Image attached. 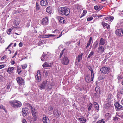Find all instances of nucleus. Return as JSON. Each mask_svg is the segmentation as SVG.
<instances>
[{"label":"nucleus","mask_w":123,"mask_h":123,"mask_svg":"<svg viewBox=\"0 0 123 123\" xmlns=\"http://www.w3.org/2000/svg\"><path fill=\"white\" fill-rule=\"evenodd\" d=\"M59 12L62 15L68 16L70 13L69 9L66 7H61Z\"/></svg>","instance_id":"obj_1"},{"label":"nucleus","mask_w":123,"mask_h":123,"mask_svg":"<svg viewBox=\"0 0 123 123\" xmlns=\"http://www.w3.org/2000/svg\"><path fill=\"white\" fill-rule=\"evenodd\" d=\"M9 102L11 106L15 108L20 107L22 105L21 102L17 100L11 101Z\"/></svg>","instance_id":"obj_2"},{"label":"nucleus","mask_w":123,"mask_h":123,"mask_svg":"<svg viewBox=\"0 0 123 123\" xmlns=\"http://www.w3.org/2000/svg\"><path fill=\"white\" fill-rule=\"evenodd\" d=\"M111 70L110 68L106 66H103L100 70V71L103 74H108Z\"/></svg>","instance_id":"obj_3"},{"label":"nucleus","mask_w":123,"mask_h":123,"mask_svg":"<svg viewBox=\"0 0 123 123\" xmlns=\"http://www.w3.org/2000/svg\"><path fill=\"white\" fill-rule=\"evenodd\" d=\"M31 107V113L34 118V121H35L37 119L38 116L37 111L35 109L33 108L32 107Z\"/></svg>","instance_id":"obj_4"},{"label":"nucleus","mask_w":123,"mask_h":123,"mask_svg":"<svg viewBox=\"0 0 123 123\" xmlns=\"http://www.w3.org/2000/svg\"><path fill=\"white\" fill-rule=\"evenodd\" d=\"M69 61L68 58L67 56H64L62 59L61 63L63 64L67 65L68 64Z\"/></svg>","instance_id":"obj_5"},{"label":"nucleus","mask_w":123,"mask_h":123,"mask_svg":"<svg viewBox=\"0 0 123 123\" xmlns=\"http://www.w3.org/2000/svg\"><path fill=\"white\" fill-rule=\"evenodd\" d=\"M116 35L118 36H123V29H117L115 31Z\"/></svg>","instance_id":"obj_6"},{"label":"nucleus","mask_w":123,"mask_h":123,"mask_svg":"<svg viewBox=\"0 0 123 123\" xmlns=\"http://www.w3.org/2000/svg\"><path fill=\"white\" fill-rule=\"evenodd\" d=\"M40 72L39 71H37L36 74L35 76L36 80L38 82H40L41 80Z\"/></svg>","instance_id":"obj_7"},{"label":"nucleus","mask_w":123,"mask_h":123,"mask_svg":"<svg viewBox=\"0 0 123 123\" xmlns=\"http://www.w3.org/2000/svg\"><path fill=\"white\" fill-rule=\"evenodd\" d=\"M16 80L18 83L20 85L23 84L24 82V80L21 77H18L16 78Z\"/></svg>","instance_id":"obj_8"},{"label":"nucleus","mask_w":123,"mask_h":123,"mask_svg":"<svg viewBox=\"0 0 123 123\" xmlns=\"http://www.w3.org/2000/svg\"><path fill=\"white\" fill-rule=\"evenodd\" d=\"M114 105L116 108L117 109L122 110L123 109V107L118 102H116L114 104Z\"/></svg>","instance_id":"obj_9"},{"label":"nucleus","mask_w":123,"mask_h":123,"mask_svg":"<svg viewBox=\"0 0 123 123\" xmlns=\"http://www.w3.org/2000/svg\"><path fill=\"white\" fill-rule=\"evenodd\" d=\"M48 18L47 17H45L43 18L42 20L41 24L43 25H46L48 24Z\"/></svg>","instance_id":"obj_10"},{"label":"nucleus","mask_w":123,"mask_h":123,"mask_svg":"<svg viewBox=\"0 0 123 123\" xmlns=\"http://www.w3.org/2000/svg\"><path fill=\"white\" fill-rule=\"evenodd\" d=\"M47 84V81H43L40 85V87L41 90L44 89L46 88Z\"/></svg>","instance_id":"obj_11"},{"label":"nucleus","mask_w":123,"mask_h":123,"mask_svg":"<svg viewBox=\"0 0 123 123\" xmlns=\"http://www.w3.org/2000/svg\"><path fill=\"white\" fill-rule=\"evenodd\" d=\"M104 50L105 49L103 46L99 45L98 51V53L100 54H102Z\"/></svg>","instance_id":"obj_12"},{"label":"nucleus","mask_w":123,"mask_h":123,"mask_svg":"<svg viewBox=\"0 0 123 123\" xmlns=\"http://www.w3.org/2000/svg\"><path fill=\"white\" fill-rule=\"evenodd\" d=\"M53 64L51 62H47L44 63L42 65L43 67H50Z\"/></svg>","instance_id":"obj_13"},{"label":"nucleus","mask_w":123,"mask_h":123,"mask_svg":"<svg viewBox=\"0 0 123 123\" xmlns=\"http://www.w3.org/2000/svg\"><path fill=\"white\" fill-rule=\"evenodd\" d=\"M57 18L61 24H63L64 23L65 20L63 17L60 16H57Z\"/></svg>","instance_id":"obj_14"},{"label":"nucleus","mask_w":123,"mask_h":123,"mask_svg":"<svg viewBox=\"0 0 123 123\" xmlns=\"http://www.w3.org/2000/svg\"><path fill=\"white\" fill-rule=\"evenodd\" d=\"M28 110V109L27 108H24L22 109V114L24 117H25L26 116Z\"/></svg>","instance_id":"obj_15"},{"label":"nucleus","mask_w":123,"mask_h":123,"mask_svg":"<svg viewBox=\"0 0 123 123\" xmlns=\"http://www.w3.org/2000/svg\"><path fill=\"white\" fill-rule=\"evenodd\" d=\"M53 114L57 118L58 117L61 115V113L60 112H58V111L57 109H56L54 110Z\"/></svg>","instance_id":"obj_16"},{"label":"nucleus","mask_w":123,"mask_h":123,"mask_svg":"<svg viewBox=\"0 0 123 123\" xmlns=\"http://www.w3.org/2000/svg\"><path fill=\"white\" fill-rule=\"evenodd\" d=\"M43 123H49V120L46 117L45 115H43Z\"/></svg>","instance_id":"obj_17"},{"label":"nucleus","mask_w":123,"mask_h":123,"mask_svg":"<svg viewBox=\"0 0 123 123\" xmlns=\"http://www.w3.org/2000/svg\"><path fill=\"white\" fill-rule=\"evenodd\" d=\"M48 57V55H47L43 54L42 56L41 57V60L42 61H46L48 60L47 58Z\"/></svg>","instance_id":"obj_18"},{"label":"nucleus","mask_w":123,"mask_h":123,"mask_svg":"<svg viewBox=\"0 0 123 123\" xmlns=\"http://www.w3.org/2000/svg\"><path fill=\"white\" fill-rule=\"evenodd\" d=\"M40 3L42 6H46L48 4V2L46 0H41L40 2Z\"/></svg>","instance_id":"obj_19"},{"label":"nucleus","mask_w":123,"mask_h":123,"mask_svg":"<svg viewBox=\"0 0 123 123\" xmlns=\"http://www.w3.org/2000/svg\"><path fill=\"white\" fill-rule=\"evenodd\" d=\"M106 43V41L104 39L102 38H101L100 39L99 41V45H103Z\"/></svg>","instance_id":"obj_20"},{"label":"nucleus","mask_w":123,"mask_h":123,"mask_svg":"<svg viewBox=\"0 0 123 123\" xmlns=\"http://www.w3.org/2000/svg\"><path fill=\"white\" fill-rule=\"evenodd\" d=\"M78 120L81 123H84L86 122V119L83 117L79 118Z\"/></svg>","instance_id":"obj_21"},{"label":"nucleus","mask_w":123,"mask_h":123,"mask_svg":"<svg viewBox=\"0 0 123 123\" xmlns=\"http://www.w3.org/2000/svg\"><path fill=\"white\" fill-rule=\"evenodd\" d=\"M93 78L92 77L91 79H90V77L89 76H86L85 77V80L87 82H90L91 81H92L93 80Z\"/></svg>","instance_id":"obj_22"},{"label":"nucleus","mask_w":123,"mask_h":123,"mask_svg":"<svg viewBox=\"0 0 123 123\" xmlns=\"http://www.w3.org/2000/svg\"><path fill=\"white\" fill-rule=\"evenodd\" d=\"M102 24L103 25L104 28H106H106L108 29H109L110 27V25L107 23H105L102 22Z\"/></svg>","instance_id":"obj_23"},{"label":"nucleus","mask_w":123,"mask_h":123,"mask_svg":"<svg viewBox=\"0 0 123 123\" xmlns=\"http://www.w3.org/2000/svg\"><path fill=\"white\" fill-rule=\"evenodd\" d=\"M46 12L48 13L51 14L52 12V7L50 6L48 7L46 9Z\"/></svg>","instance_id":"obj_24"},{"label":"nucleus","mask_w":123,"mask_h":123,"mask_svg":"<svg viewBox=\"0 0 123 123\" xmlns=\"http://www.w3.org/2000/svg\"><path fill=\"white\" fill-rule=\"evenodd\" d=\"M111 116V114L110 113H106L105 115V119L106 120H108L110 119Z\"/></svg>","instance_id":"obj_25"},{"label":"nucleus","mask_w":123,"mask_h":123,"mask_svg":"<svg viewBox=\"0 0 123 123\" xmlns=\"http://www.w3.org/2000/svg\"><path fill=\"white\" fill-rule=\"evenodd\" d=\"M88 69L91 71V77H93V78L94 76L93 71L92 69V68L90 66H88Z\"/></svg>","instance_id":"obj_26"},{"label":"nucleus","mask_w":123,"mask_h":123,"mask_svg":"<svg viewBox=\"0 0 123 123\" xmlns=\"http://www.w3.org/2000/svg\"><path fill=\"white\" fill-rule=\"evenodd\" d=\"M95 90L97 94H99L100 93V90L99 89V87L98 86H97L96 87Z\"/></svg>","instance_id":"obj_27"},{"label":"nucleus","mask_w":123,"mask_h":123,"mask_svg":"<svg viewBox=\"0 0 123 123\" xmlns=\"http://www.w3.org/2000/svg\"><path fill=\"white\" fill-rule=\"evenodd\" d=\"M83 55V53H81L80 55H79L77 58V59L78 60V62H79L82 60Z\"/></svg>","instance_id":"obj_28"},{"label":"nucleus","mask_w":123,"mask_h":123,"mask_svg":"<svg viewBox=\"0 0 123 123\" xmlns=\"http://www.w3.org/2000/svg\"><path fill=\"white\" fill-rule=\"evenodd\" d=\"M94 104L95 105V109L98 110H99V107L98 104L96 102H94Z\"/></svg>","instance_id":"obj_29"},{"label":"nucleus","mask_w":123,"mask_h":123,"mask_svg":"<svg viewBox=\"0 0 123 123\" xmlns=\"http://www.w3.org/2000/svg\"><path fill=\"white\" fill-rule=\"evenodd\" d=\"M14 68L13 67L9 68L8 69L7 72L10 74L12 72V71L14 69Z\"/></svg>","instance_id":"obj_30"},{"label":"nucleus","mask_w":123,"mask_h":123,"mask_svg":"<svg viewBox=\"0 0 123 123\" xmlns=\"http://www.w3.org/2000/svg\"><path fill=\"white\" fill-rule=\"evenodd\" d=\"M45 38H48L51 37H53L55 36V35L52 34H45Z\"/></svg>","instance_id":"obj_31"},{"label":"nucleus","mask_w":123,"mask_h":123,"mask_svg":"<svg viewBox=\"0 0 123 123\" xmlns=\"http://www.w3.org/2000/svg\"><path fill=\"white\" fill-rule=\"evenodd\" d=\"M53 33H54L56 34V36H57L59 34H60V31L58 30H56L53 31L52 32Z\"/></svg>","instance_id":"obj_32"},{"label":"nucleus","mask_w":123,"mask_h":123,"mask_svg":"<svg viewBox=\"0 0 123 123\" xmlns=\"http://www.w3.org/2000/svg\"><path fill=\"white\" fill-rule=\"evenodd\" d=\"M98 43L97 41H96L93 46L92 48L95 49L98 46Z\"/></svg>","instance_id":"obj_33"},{"label":"nucleus","mask_w":123,"mask_h":123,"mask_svg":"<svg viewBox=\"0 0 123 123\" xmlns=\"http://www.w3.org/2000/svg\"><path fill=\"white\" fill-rule=\"evenodd\" d=\"M52 85L50 84H49L48 85L46 89V90H49L52 89Z\"/></svg>","instance_id":"obj_34"},{"label":"nucleus","mask_w":123,"mask_h":123,"mask_svg":"<svg viewBox=\"0 0 123 123\" xmlns=\"http://www.w3.org/2000/svg\"><path fill=\"white\" fill-rule=\"evenodd\" d=\"M92 40V38L91 37L90 38V39H89V40L88 42L87 43V45L86 47V48H87L88 47H89V46L90 45V44L91 43V42Z\"/></svg>","instance_id":"obj_35"},{"label":"nucleus","mask_w":123,"mask_h":123,"mask_svg":"<svg viewBox=\"0 0 123 123\" xmlns=\"http://www.w3.org/2000/svg\"><path fill=\"white\" fill-rule=\"evenodd\" d=\"M21 69V68L20 67H19V66H17V70L18 74H19L22 71L20 70Z\"/></svg>","instance_id":"obj_36"},{"label":"nucleus","mask_w":123,"mask_h":123,"mask_svg":"<svg viewBox=\"0 0 123 123\" xmlns=\"http://www.w3.org/2000/svg\"><path fill=\"white\" fill-rule=\"evenodd\" d=\"M36 9L37 10H39L40 7H39V5L38 3L37 2H36Z\"/></svg>","instance_id":"obj_37"},{"label":"nucleus","mask_w":123,"mask_h":123,"mask_svg":"<svg viewBox=\"0 0 123 123\" xmlns=\"http://www.w3.org/2000/svg\"><path fill=\"white\" fill-rule=\"evenodd\" d=\"M65 49H64L63 50H62L61 52L60 53V58H61V57L62 56L63 54L64 53V52L65 50Z\"/></svg>","instance_id":"obj_38"},{"label":"nucleus","mask_w":123,"mask_h":123,"mask_svg":"<svg viewBox=\"0 0 123 123\" xmlns=\"http://www.w3.org/2000/svg\"><path fill=\"white\" fill-rule=\"evenodd\" d=\"M21 67L22 69H25L27 67V65L26 64H25L21 65Z\"/></svg>","instance_id":"obj_39"},{"label":"nucleus","mask_w":123,"mask_h":123,"mask_svg":"<svg viewBox=\"0 0 123 123\" xmlns=\"http://www.w3.org/2000/svg\"><path fill=\"white\" fill-rule=\"evenodd\" d=\"M94 9L96 10H100L101 9L100 7L97 5L95 6L94 7Z\"/></svg>","instance_id":"obj_40"},{"label":"nucleus","mask_w":123,"mask_h":123,"mask_svg":"<svg viewBox=\"0 0 123 123\" xmlns=\"http://www.w3.org/2000/svg\"><path fill=\"white\" fill-rule=\"evenodd\" d=\"M94 54V52L93 51H91L89 54L87 58H90L92 55H93Z\"/></svg>","instance_id":"obj_41"},{"label":"nucleus","mask_w":123,"mask_h":123,"mask_svg":"<svg viewBox=\"0 0 123 123\" xmlns=\"http://www.w3.org/2000/svg\"><path fill=\"white\" fill-rule=\"evenodd\" d=\"M87 13V11L86 10H84L83 12L81 15V17H83Z\"/></svg>","instance_id":"obj_42"},{"label":"nucleus","mask_w":123,"mask_h":123,"mask_svg":"<svg viewBox=\"0 0 123 123\" xmlns=\"http://www.w3.org/2000/svg\"><path fill=\"white\" fill-rule=\"evenodd\" d=\"M105 122L103 119L98 121L97 123H105Z\"/></svg>","instance_id":"obj_43"},{"label":"nucleus","mask_w":123,"mask_h":123,"mask_svg":"<svg viewBox=\"0 0 123 123\" xmlns=\"http://www.w3.org/2000/svg\"><path fill=\"white\" fill-rule=\"evenodd\" d=\"M11 31L12 29H11L10 28L7 31V33L9 35L10 34Z\"/></svg>","instance_id":"obj_44"},{"label":"nucleus","mask_w":123,"mask_h":123,"mask_svg":"<svg viewBox=\"0 0 123 123\" xmlns=\"http://www.w3.org/2000/svg\"><path fill=\"white\" fill-rule=\"evenodd\" d=\"M93 19V18L92 17H90L87 19V20L88 21H90L92 20Z\"/></svg>","instance_id":"obj_45"},{"label":"nucleus","mask_w":123,"mask_h":123,"mask_svg":"<svg viewBox=\"0 0 123 123\" xmlns=\"http://www.w3.org/2000/svg\"><path fill=\"white\" fill-rule=\"evenodd\" d=\"M118 116L121 118H123V112L121 114H119Z\"/></svg>","instance_id":"obj_46"},{"label":"nucleus","mask_w":123,"mask_h":123,"mask_svg":"<svg viewBox=\"0 0 123 123\" xmlns=\"http://www.w3.org/2000/svg\"><path fill=\"white\" fill-rule=\"evenodd\" d=\"M104 78L103 77L101 76H100L99 77H98V79L99 80H102Z\"/></svg>","instance_id":"obj_47"},{"label":"nucleus","mask_w":123,"mask_h":123,"mask_svg":"<svg viewBox=\"0 0 123 123\" xmlns=\"http://www.w3.org/2000/svg\"><path fill=\"white\" fill-rule=\"evenodd\" d=\"M92 107V104H90V105L89 106V107H88V110L89 111H90L91 110V109Z\"/></svg>","instance_id":"obj_48"},{"label":"nucleus","mask_w":123,"mask_h":123,"mask_svg":"<svg viewBox=\"0 0 123 123\" xmlns=\"http://www.w3.org/2000/svg\"><path fill=\"white\" fill-rule=\"evenodd\" d=\"M44 42V40H41L39 42V45H41V44L43 43Z\"/></svg>","instance_id":"obj_49"},{"label":"nucleus","mask_w":123,"mask_h":123,"mask_svg":"<svg viewBox=\"0 0 123 123\" xmlns=\"http://www.w3.org/2000/svg\"><path fill=\"white\" fill-rule=\"evenodd\" d=\"M114 19V17H113L111 16L110 17V21L111 22H112Z\"/></svg>","instance_id":"obj_50"},{"label":"nucleus","mask_w":123,"mask_h":123,"mask_svg":"<svg viewBox=\"0 0 123 123\" xmlns=\"http://www.w3.org/2000/svg\"><path fill=\"white\" fill-rule=\"evenodd\" d=\"M119 118L117 117H113V120L116 121L117 120H118V119Z\"/></svg>","instance_id":"obj_51"},{"label":"nucleus","mask_w":123,"mask_h":123,"mask_svg":"<svg viewBox=\"0 0 123 123\" xmlns=\"http://www.w3.org/2000/svg\"><path fill=\"white\" fill-rule=\"evenodd\" d=\"M45 35H40L39 37L40 38H45Z\"/></svg>","instance_id":"obj_52"},{"label":"nucleus","mask_w":123,"mask_h":123,"mask_svg":"<svg viewBox=\"0 0 123 123\" xmlns=\"http://www.w3.org/2000/svg\"><path fill=\"white\" fill-rule=\"evenodd\" d=\"M120 93L121 94H123V89H121L120 90Z\"/></svg>","instance_id":"obj_53"},{"label":"nucleus","mask_w":123,"mask_h":123,"mask_svg":"<svg viewBox=\"0 0 123 123\" xmlns=\"http://www.w3.org/2000/svg\"><path fill=\"white\" fill-rule=\"evenodd\" d=\"M22 122L23 123H27V122L26 121V120L25 119H23L22 120Z\"/></svg>","instance_id":"obj_54"},{"label":"nucleus","mask_w":123,"mask_h":123,"mask_svg":"<svg viewBox=\"0 0 123 123\" xmlns=\"http://www.w3.org/2000/svg\"><path fill=\"white\" fill-rule=\"evenodd\" d=\"M6 58V56H4L2 57L1 58V60H4V59Z\"/></svg>","instance_id":"obj_55"},{"label":"nucleus","mask_w":123,"mask_h":123,"mask_svg":"<svg viewBox=\"0 0 123 123\" xmlns=\"http://www.w3.org/2000/svg\"><path fill=\"white\" fill-rule=\"evenodd\" d=\"M5 66L4 65H0V69H1L3 68Z\"/></svg>","instance_id":"obj_56"},{"label":"nucleus","mask_w":123,"mask_h":123,"mask_svg":"<svg viewBox=\"0 0 123 123\" xmlns=\"http://www.w3.org/2000/svg\"><path fill=\"white\" fill-rule=\"evenodd\" d=\"M96 115H94V119H97L99 117V115H97L96 116Z\"/></svg>","instance_id":"obj_57"},{"label":"nucleus","mask_w":123,"mask_h":123,"mask_svg":"<svg viewBox=\"0 0 123 123\" xmlns=\"http://www.w3.org/2000/svg\"><path fill=\"white\" fill-rule=\"evenodd\" d=\"M62 32H61L60 33V34L59 35V36L57 37V38H60L61 36H62Z\"/></svg>","instance_id":"obj_58"},{"label":"nucleus","mask_w":123,"mask_h":123,"mask_svg":"<svg viewBox=\"0 0 123 123\" xmlns=\"http://www.w3.org/2000/svg\"><path fill=\"white\" fill-rule=\"evenodd\" d=\"M17 51H16V52L15 53L14 56H13V57H12V58H14V57L16 55H17Z\"/></svg>","instance_id":"obj_59"},{"label":"nucleus","mask_w":123,"mask_h":123,"mask_svg":"<svg viewBox=\"0 0 123 123\" xmlns=\"http://www.w3.org/2000/svg\"><path fill=\"white\" fill-rule=\"evenodd\" d=\"M70 44V42H67L66 43V44L67 46H68Z\"/></svg>","instance_id":"obj_60"},{"label":"nucleus","mask_w":123,"mask_h":123,"mask_svg":"<svg viewBox=\"0 0 123 123\" xmlns=\"http://www.w3.org/2000/svg\"><path fill=\"white\" fill-rule=\"evenodd\" d=\"M23 45V44L22 42H20L19 44V46L20 47H21Z\"/></svg>","instance_id":"obj_61"},{"label":"nucleus","mask_w":123,"mask_h":123,"mask_svg":"<svg viewBox=\"0 0 123 123\" xmlns=\"http://www.w3.org/2000/svg\"><path fill=\"white\" fill-rule=\"evenodd\" d=\"M75 8H77V9H79V7L78 6V5H75Z\"/></svg>","instance_id":"obj_62"},{"label":"nucleus","mask_w":123,"mask_h":123,"mask_svg":"<svg viewBox=\"0 0 123 123\" xmlns=\"http://www.w3.org/2000/svg\"><path fill=\"white\" fill-rule=\"evenodd\" d=\"M15 61L14 60H13L11 61V64L12 65L14 64H15Z\"/></svg>","instance_id":"obj_63"},{"label":"nucleus","mask_w":123,"mask_h":123,"mask_svg":"<svg viewBox=\"0 0 123 123\" xmlns=\"http://www.w3.org/2000/svg\"><path fill=\"white\" fill-rule=\"evenodd\" d=\"M122 77L121 76H119L118 77V79H122Z\"/></svg>","instance_id":"obj_64"}]
</instances>
